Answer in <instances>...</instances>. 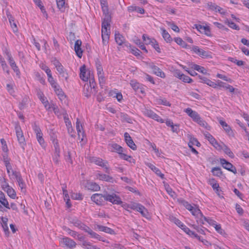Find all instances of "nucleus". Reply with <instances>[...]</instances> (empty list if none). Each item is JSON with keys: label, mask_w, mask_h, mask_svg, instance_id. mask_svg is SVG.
<instances>
[{"label": "nucleus", "mask_w": 249, "mask_h": 249, "mask_svg": "<svg viewBox=\"0 0 249 249\" xmlns=\"http://www.w3.org/2000/svg\"><path fill=\"white\" fill-rule=\"evenodd\" d=\"M124 137L125 142L126 143L127 145L132 150H136L137 146L134 142L130 135L127 132L124 133Z\"/></svg>", "instance_id": "obj_18"}, {"label": "nucleus", "mask_w": 249, "mask_h": 249, "mask_svg": "<svg viewBox=\"0 0 249 249\" xmlns=\"http://www.w3.org/2000/svg\"><path fill=\"white\" fill-rule=\"evenodd\" d=\"M202 220V223H198V224H204L205 222H207L210 225L213 226L214 225H215L216 222L214 221L210 217H206L204 215H203L201 218Z\"/></svg>", "instance_id": "obj_40"}, {"label": "nucleus", "mask_w": 249, "mask_h": 249, "mask_svg": "<svg viewBox=\"0 0 249 249\" xmlns=\"http://www.w3.org/2000/svg\"><path fill=\"white\" fill-rule=\"evenodd\" d=\"M134 202H131L130 203L127 204L126 203H123L122 202V203L120 205H122V207L125 210L128 211V209H131L132 210V208H133Z\"/></svg>", "instance_id": "obj_52"}, {"label": "nucleus", "mask_w": 249, "mask_h": 249, "mask_svg": "<svg viewBox=\"0 0 249 249\" xmlns=\"http://www.w3.org/2000/svg\"><path fill=\"white\" fill-rule=\"evenodd\" d=\"M142 39L143 41L145 42V43L146 44H152L153 42L152 40H155V39L152 38H149L148 36H147L145 35H143L142 36Z\"/></svg>", "instance_id": "obj_60"}, {"label": "nucleus", "mask_w": 249, "mask_h": 249, "mask_svg": "<svg viewBox=\"0 0 249 249\" xmlns=\"http://www.w3.org/2000/svg\"><path fill=\"white\" fill-rule=\"evenodd\" d=\"M35 75L36 79L40 82L43 85L45 84V79L42 77L40 73L38 72H35Z\"/></svg>", "instance_id": "obj_54"}, {"label": "nucleus", "mask_w": 249, "mask_h": 249, "mask_svg": "<svg viewBox=\"0 0 249 249\" xmlns=\"http://www.w3.org/2000/svg\"><path fill=\"white\" fill-rule=\"evenodd\" d=\"M119 157H120V158H121L124 160H125L129 161L130 162H131V161L130 160V159H132L131 156H128V155L125 154L124 153V152H121V154H120L119 155Z\"/></svg>", "instance_id": "obj_53"}, {"label": "nucleus", "mask_w": 249, "mask_h": 249, "mask_svg": "<svg viewBox=\"0 0 249 249\" xmlns=\"http://www.w3.org/2000/svg\"><path fill=\"white\" fill-rule=\"evenodd\" d=\"M149 68L152 69L153 73L157 76L162 78H164L166 76L165 73L158 66L155 65L153 63L149 65Z\"/></svg>", "instance_id": "obj_15"}, {"label": "nucleus", "mask_w": 249, "mask_h": 249, "mask_svg": "<svg viewBox=\"0 0 249 249\" xmlns=\"http://www.w3.org/2000/svg\"><path fill=\"white\" fill-rule=\"evenodd\" d=\"M40 68L42 70L44 71L46 73L47 76H49L50 74H52V72L51 70L47 67L46 65L42 64L40 65Z\"/></svg>", "instance_id": "obj_63"}, {"label": "nucleus", "mask_w": 249, "mask_h": 249, "mask_svg": "<svg viewBox=\"0 0 249 249\" xmlns=\"http://www.w3.org/2000/svg\"><path fill=\"white\" fill-rule=\"evenodd\" d=\"M192 68L194 70L197 71L198 72H201L203 74H206L207 72V71L204 67L200 66L197 64H193L192 66Z\"/></svg>", "instance_id": "obj_39"}, {"label": "nucleus", "mask_w": 249, "mask_h": 249, "mask_svg": "<svg viewBox=\"0 0 249 249\" xmlns=\"http://www.w3.org/2000/svg\"><path fill=\"white\" fill-rule=\"evenodd\" d=\"M7 55L8 57V60L9 61V63L10 65L11 66V68H12L13 71L15 72H16L17 75L18 74L20 73L19 70L18 66H17L15 61L14 60L13 57H12L11 55L9 53H7Z\"/></svg>", "instance_id": "obj_21"}, {"label": "nucleus", "mask_w": 249, "mask_h": 249, "mask_svg": "<svg viewBox=\"0 0 249 249\" xmlns=\"http://www.w3.org/2000/svg\"><path fill=\"white\" fill-rule=\"evenodd\" d=\"M175 41L178 45L181 46L183 47H185L186 46V44L181 38L176 37L174 39Z\"/></svg>", "instance_id": "obj_62"}, {"label": "nucleus", "mask_w": 249, "mask_h": 249, "mask_svg": "<svg viewBox=\"0 0 249 249\" xmlns=\"http://www.w3.org/2000/svg\"><path fill=\"white\" fill-rule=\"evenodd\" d=\"M82 45V41L81 40H77L74 44V50L77 55L81 58L83 54V51L81 49V46Z\"/></svg>", "instance_id": "obj_22"}, {"label": "nucleus", "mask_w": 249, "mask_h": 249, "mask_svg": "<svg viewBox=\"0 0 249 249\" xmlns=\"http://www.w3.org/2000/svg\"><path fill=\"white\" fill-rule=\"evenodd\" d=\"M63 230L65 231L68 234L73 238H76V235H78V232L71 230L70 228L65 227L63 228Z\"/></svg>", "instance_id": "obj_48"}, {"label": "nucleus", "mask_w": 249, "mask_h": 249, "mask_svg": "<svg viewBox=\"0 0 249 249\" xmlns=\"http://www.w3.org/2000/svg\"><path fill=\"white\" fill-rule=\"evenodd\" d=\"M146 165L151 170H152L155 173V174L158 175V176H159L162 179H163L164 178V175L161 173V171H160V170L157 167H156L155 165H154L153 164H152V163H147L146 164Z\"/></svg>", "instance_id": "obj_26"}, {"label": "nucleus", "mask_w": 249, "mask_h": 249, "mask_svg": "<svg viewBox=\"0 0 249 249\" xmlns=\"http://www.w3.org/2000/svg\"><path fill=\"white\" fill-rule=\"evenodd\" d=\"M9 197L12 199H15L16 197V193L15 191L11 187L8 188L5 191Z\"/></svg>", "instance_id": "obj_45"}, {"label": "nucleus", "mask_w": 249, "mask_h": 249, "mask_svg": "<svg viewBox=\"0 0 249 249\" xmlns=\"http://www.w3.org/2000/svg\"><path fill=\"white\" fill-rule=\"evenodd\" d=\"M15 128L18 143L22 149L24 150L26 142L21 128L19 125H16Z\"/></svg>", "instance_id": "obj_6"}, {"label": "nucleus", "mask_w": 249, "mask_h": 249, "mask_svg": "<svg viewBox=\"0 0 249 249\" xmlns=\"http://www.w3.org/2000/svg\"><path fill=\"white\" fill-rule=\"evenodd\" d=\"M82 183L88 190L92 191H98L100 190V186L95 182L89 180H84Z\"/></svg>", "instance_id": "obj_11"}, {"label": "nucleus", "mask_w": 249, "mask_h": 249, "mask_svg": "<svg viewBox=\"0 0 249 249\" xmlns=\"http://www.w3.org/2000/svg\"><path fill=\"white\" fill-rule=\"evenodd\" d=\"M181 80L185 83H190L193 81V80L188 76L182 74V77L181 78Z\"/></svg>", "instance_id": "obj_64"}, {"label": "nucleus", "mask_w": 249, "mask_h": 249, "mask_svg": "<svg viewBox=\"0 0 249 249\" xmlns=\"http://www.w3.org/2000/svg\"><path fill=\"white\" fill-rule=\"evenodd\" d=\"M33 129L36 135L42 133L39 126L37 125L36 123L33 124Z\"/></svg>", "instance_id": "obj_57"}, {"label": "nucleus", "mask_w": 249, "mask_h": 249, "mask_svg": "<svg viewBox=\"0 0 249 249\" xmlns=\"http://www.w3.org/2000/svg\"><path fill=\"white\" fill-rule=\"evenodd\" d=\"M60 243L62 246L68 249H72L76 247V243L72 239L68 237H63L60 238Z\"/></svg>", "instance_id": "obj_7"}, {"label": "nucleus", "mask_w": 249, "mask_h": 249, "mask_svg": "<svg viewBox=\"0 0 249 249\" xmlns=\"http://www.w3.org/2000/svg\"><path fill=\"white\" fill-rule=\"evenodd\" d=\"M91 199L98 205H103L105 204L106 201H108L113 204L117 205L122 203L120 197L114 193L111 195L94 194L91 196Z\"/></svg>", "instance_id": "obj_1"}, {"label": "nucleus", "mask_w": 249, "mask_h": 249, "mask_svg": "<svg viewBox=\"0 0 249 249\" xmlns=\"http://www.w3.org/2000/svg\"><path fill=\"white\" fill-rule=\"evenodd\" d=\"M142 111L145 116L151 118L158 122L160 123H164V120L150 108L144 107L143 108H142Z\"/></svg>", "instance_id": "obj_5"}, {"label": "nucleus", "mask_w": 249, "mask_h": 249, "mask_svg": "<svg viewBox=\"0 0 249 249\" xmlns=\"http://www.w3.org/2000/svg\"><path fill=\"white\" fill-rule=\"evenodd\" d=\"M92 162L100 166L104 169V171L107 174H110L111 169L108 166V162L107 160H104L103 159L98 157H92L90 159Z\"/></svg>", "instance_id": "obj_4"}, {"label": "nucleus", "mask_w": 249, "mask_h": 249, "mask_svg": "<svg viewBox=\"0 0 249 249\" xmlns=\"http://www.w3.org/2000/svg\"><path fill=\"white\" fill-rule=\"evenodd\" d=\"M160 30H161V34L163 38L167 42H171L172 41V38L171 37L170 34L166 31V30L163 28H161Z\"/></svg>", "instance_id": "obj_33"}, {"label": "nucleus", "mask_w": 249, "mask_h": 249, "mask_svg": "<svg viewBox=\"0 0 249 249\" xmlns=\"http://www.w3.org/2000/svg\"><path fill=\"white\" fill-rule=\"evenodd\" d=\"M170 219L172 222H174L176 225H177L180 228H182V226H183L184 225L177 218L175 217L172 216L170 218Z\"/></svg>", "instance_id": "obj_51"}, {"label": "nucleus", "mask_w": 249, "mask_h": 249, "mask_svg": "<svg viewBox=\"0 0 249 249\" xmlns=\"http://www.w3.org/2000/svg\"><path fill=\"white\" fill-rule=\"evenodd\" d=\"M80 77L84 81H88V72L87 73L86 67L85 65L82 66L80 68Z\"/></svg>", "instance_id": "obj_25"}, {"label": "nucleus", "mask_w": 249, "mask_h": 249, "mask_svg": "<svg viewBox=\"0 0 249 249\" xmlns=\"http://www.w3.org/2000/svg\"><path fill=\"white\" fill-rule=\"evenodd\" d=\"M85 232L88 233L91 236V237L96 239L99 241L105 242V240L103 239L100 235L93 231L89 227L86 226L84 230Z\"/></svg>", "instance_id": "obj_20"}, {"label": "nucleus", "mask_w": 249, "mask_h": 249, "mask_svg": "<svg viewBox=\"0 0 249 249\" xmlns=\"http://www.w3.org/2000/svg\"><path fill=\"white\" fill-rule=\"evenodd\" d=\"M110 18L106 15L102 23V38L104 46L108 44L110 34Z\"/></svg>", "instance_id": "obj_2"}, {"label": "nucleus", "mask_w": 249, "mask_h": 249, "mask_svg": "<svg viewBox=\"0 0 249 249\" xmlns=\"http://www.w3.org/2000/svg\"><path fill=\"white\" fill-rule=\"evenodd\" d=\"M107 149L111 152H116L119 154H121V152L125 151L124 149L120 145L116 143H109L107 145Z\"/></svg>", "instance_id": "obj_12"}, {"label": "nucleus", "mask_w": 249, "mask_h": 249, "mask_svg": "<svg viewBox=\"0 0 249 249\" xmlns=\"http://www.w3.org/2000/svg\"><path fill=\"white\" fill-rule=\"evenodd\" d=\"M115 39L116 42L119 45H122L124 43V36L119 33H115Z\"/></svg>", "instance_id": "obj_37"}, {"label": "nucleus", "mask_w": 249, "mask_h": 249, "mask_svg": "<svg viewBox=\"0 0 249 249\" xmlns=\"http://www.w3.org/2000/svg\"><path fill=\"white\" fill-rule=\"evenodd\" d=\"M184 111L191 117L195 122L200 117L199 114L196 111L192 110L191 108H187L184 110Z\"/></svg>", "instance_id": "obj_16"}, {"label": "nucleus", "mask_w": 249, "mask_h": 249, "mask_svg": "<svg viewBox=\"0 0 249 249\" xmlns=\"http://www.w3.org/2000/svg\"><path fill=\"white\" fill-rule=\"evenodd\" d=\"M53 142L54 148V151L53 155V160L56 164H57L59 163L60 153L59 145L58 140L56 139H53Z\"/></svg>", "instance_id": "obj_9"}, {"label": "nucleus", "mask_w": 249, "mask_h": 249, "mask_svg": "<svg viewBox=\"0 0 249 249\" xmlns=\"http://www.w3.org/2000/svg\"><path fill=\"white\" fill-rule=\"evenodd\" d=\"M55 65L57 71L59 73L61 74L64 72L63 67L59 62H56L55 63Z\"/></svg>", "instance_id": "obj_61"}, {"label": "nucleus", "mask_w": 249, "mask_h": 249, "mask_svg": "<svg viewBox=\"0 0 249 249\" xmlns=\"http://www.w3.org/2000/svg\"><path fill=\"white\" fill-rule=\"evenodd\" d=\"M225 23L227 24L230 28L235 29L239 30V27L233 21L231 20L227 19L225 20Z\"/></svg>", "instance_id": "obj_50"}, {"label": "nucleus", "mask_w": 249, "mask_h": 249, "mask_svg": "<svg viewBox=\"0 0 249 249\" xmlns=\"http://www.w3.org/2000/svg\"><path fill=\"white\" fill-rule=\"evenodd\" d=\"M213 174L217 177H220L222 175V172L220 167H215L212 168L211 170Z\"/></svg>", "instance_id": "obj_46"}, {"label": "nucleus", "mask_w": 249, "mask_h": 249, "mask_svg": "<svg viewBox=\"0 0 249 249\" xmlns=\"http://www.w3.org/2000/svg\"><path fill=\"white\" fill-rule=\"evenodd\" d=\"M120 117L123 122H126L129 124L133 123V119L126 113H121Z\"/></svg>", "instance_id": "obj_36"}, {"label": "nucleus", "mask_w": 249, "mask_h": 249, "mask_svg": "<svg viewBox=\"0 0 249 249\" xmlns=\"http://www.w3.org/2000/svg\"><path fill=\"white\" fill-rule=\"evenodd\" d=\"M81 246L82 248L86 249H100L95 245H93L90 242L87 241L84 243H81Z\"/></svg>", "instance_id": "obj_34"}, {"label": "nucleus", "mask_w": 249, "mask_h": 249, "mask_svg": "<svg viewBox=\"0 0 249 249\" xmlns=\"http://www.w3.org/2000/svg\"><path fill=\"white\" fill-rule=\"evenodd\" d=\"M71 222L74 226L83 231L84 230V229H85V227L87 226V225L76 218L72 219Z\"/></svg>", "instance_id": "obj_30"}, {"label": "nucleus", "mask_w": 249, "mask_h": 249, "mask_svg": "<svg viewBox=\"0 0 249 249\" xmlns=\"http://www.w3.org/2000/svg\"><path fill=\"white\" fill-rule=\"evenodd\" d=\"M132 210L140 213L142 215L148 218L149 214L147 209L140 203L134 202Z\"/></svg>", "instance_id": "obj_8"}, {"label": "nucleus", "mask_w": 249, "mask_h": 249, "mask_svg": "<svg viewBox=\"0 0 249 249\" xmlns=\"http://www.w3.org/2000/svg\"><path fill=\"white\" fill-rule=\"evenodd\" d=\"M219 124L223 127L225 132L230 136L232 134V131L231 127L224 121L220 120L219 121Z\"/></svg>", "instance_id": "obj_28"}, {"label": "nucleus", "mask_w": 249, "mask_h": 249, "mask_svg": "<svg viewBox=\"0 0 249 249\" xmlns=\"http://www.w3.org/2000/svg\"><path fill=\"white\" fill-rule=\"evenodd\" d=\"M88 75H89V76H88V80H89V81L90 87L91 88L92 87L94 88V85H95V80H94V78L93 73L92 72H91L90 71H88Z\"/></svg>", "instance_id": "obj_42"}, {"label": "nucleus", "mask_w": 249, "mask_h": 249, "mask_svg": "<svg viewBox=\"0 0 249 249\" xmlns=\"http://www.w3.org/2000/svg\"><path fill=\"white\" fill-rule=\"evenodd\" d=\"M7 17L8 18L9 23L10 24L11 27L13 30V31L15 33L18 31V28L17 25L14 21V18L10 14V13H7L6 14Z\"/></svg>", "instance_id": "obj_27"}, {"label": "nucleus", "mask_w": 249, "mask_h": 249, "mask_svg": "<svg viewBox=\"0 0 249 249\" xmlns=\"http://www.w3.org/2000/svg\"><path fill=\"white\" fill-rule=\"evenodd\" d=\"M207 7L210 10L222 13L223 9L214 3L209 2L207 3Z\"/></svg>", "instance_id": "obj_29"}, {"label": "nucleus", "mask_w": 249, "mask_h": 249, "mask_svg": "<svg viewBox=\"0 0 249 249\" xmlns=\"http://www.w3.org/2000/svg\"><path fill=\"white\" fill-rule=\"evenodd\" d=\"M192 50L202 58L212 57L211 52L205 51L197 46H193L192 48Z\"/></svg>", "instance_id": "obj_10"}, {"label": "nucleus", "mask_w": 249, "mask_h": 249, "mask_svg": "<svg viewBox=\"0 0 249 249\" xmlns=\"http://www.w3.org/2000/svg\"><path fill=\"white\" fill-rule=\"evenodd\" d=\"M8 218L6 217H1V224L3 230L5 234L9 232V228L8 226Z\"/></svg>", "instance_id": "obj_35"}, {"label": "nucleus", "mask_w": 249, "mask_h": 249, "mask_svg": "<svg viewBox=\"0 0 249 249\" xmlns=\"http://www.w3.org/2000/svg\"><path fill=\"white\" fill-rule=\"evenodd\" d=\"M195 28H196L198 31L200 32H206L209 31V28L207 27L202 26L201 25H195Z\"/></svg>", "instance_id": "obj_55"}, {"label": "nucleus", "mask_w": 249, "mask_h": 249, "mask_svg": "<svg viewBox=\"0 0 249 249\" xmlns=\"http://www.w3.org/2000/svg\"><path fill=\"white\" fill-rule=\"evenodd\" d=\"M63 195H64V199L66 202V204L68 205V207H70L71 206V204L70 203V198L69 196L68 193V191L67 190L65 189L63 187L62 188Z\"/></svg>", "instance_id": "obj_47"}, {"label": "nucleus", "mask_w": 249, "mask_h": 249, "mask_svg": "<svg viewBox=\"0 0 249 249\" xmlns=\"http://www.w3.org/2000/svg\"><path fill=\"white\" fill-rule=\"evenodd\" d=\"M0 203L7 209H10V205L5 198L4 193L0 191Z\"/></svg>", "instance_id": "obj_31"}, {"label": "nucleus", "mask_w": 249, "mask_h": 249, "mask_svg": "<svg viewBox=\"0 0 249 249\" xmlns=\"http://www.w3.org/2000/svg\"><path fill=\"white\" fill-rule=\"evenodd\" d=\"M184 111L191 117L195 122L200 117L199 114L196 111L192 110L191 108H187L184 110Z\"/></svg>", "instance_id": "obj_17"}, {"label": "nucleus", "mask_w": 249, "mask_h": 249, "mask_svg": "<svg viewBox=\"0 0 249 249\" xmlns=\"http://www.w3.org/2000/svg\"><path fill=\"white\" fill-rule=\"evenodd\" d=\"M182 203L183 206L185 207L186 209L189 210L195 217L197 223H202L201 218L203 216V214L196 205L194 204L192 205L185 200L182 201Z\"/></svg>", "instance_id": "obj_3"}, {"label": "nucleus", "mask_w": 249, "mask_h": 249, "mask_svg": "<svg viewBox=\"0 0 249 249\" xmlns=\"http://www.w3.org/2000/svg\"><path fill=\"white\" fill-rule=\"evenodd\" d=\"M109 174H102L101 173H98L96 175V178L102 181H105L110 183H113L115 181L113 178Z\"/></svg>", "instance_id": "obj_14"}, {"label": "nucleus", "mask_w": 249, "mask_h": 249, "mask_svg": "<svg viewBox=\"0 0 249 249\" xmlns=\"http://www.w3.org/2000/svg\"><path fill=\"white\" fill-rule=\"evenodd\" d=\"M95 229H98L100 231H103L110 234H115V232L113 230L106 226L97 225L95 227Z\"/></svg>", "instance_id": "obj_24"}, {"label": "nucleus", "mask_w": 249, "mask_h": 249, "mask_svg": "<svg viewBox=\"0 0 249 249\" xmlns=\"http://www.w3.org/2000/svg\"><path fill=\"white\" fill-rule=\"evenodd\" d=\"M196 123L198 124L202 127L208 130H210L211 129V126L205 121L202 119L201 117L196 122Z\"/></svg>", "instance_id": "obj_32"}, {"label": "nucleus", "mask_w": 249, "mask_h": 249, "mask_svg": "<svg viewBox=\"0 0 249 249\" xmlns=\"http://www.w3.org/2000/svg\"><path fill=\"white\" fill-rule=\"evenodd\" d=\"M96 67L98 76H101V75H104L103 68L100 61H97L96 62Z\"/></svg>", "instance_id": "obj_44"}, {"label": "nucleus", "mask_w": 249, "mask_h": 249, "mask_svg": "<svg viewBox=\"0 0 249 249\" xmlns=\"http://www.w3.org/2000/svg\"><path fill=\"white\" fill-rule=\"evenodd\" d=\"M16 179L18 182V185L19 187H20L21 191L25 192L26 185H25L22 177H18V178H17Z\"/></svg>", "instance_id": "obj_43"}, {"label": "nucleus", "mask_w": 249, "mask_h": 249, "mask_svg": "<svg viewBox=\"0 0 249 249\" xmlns=\"http://www.w3.org/2000/svg\"><path fill=\"white\" fill-rule=\"evenodd\" d=\"M185 233L188 234L189 236L191 237H193L195 234L196 233L194 231H192L190 230L189 228H188L186 225H184L182 226V228H181Z\"/></svg>", "instance_id": "obj_49"}, {"label": "nucleus", "mask_w": 249, "mask_h": 249, "mask_svg": "<svg viewBox=\"0 0 249 249\" xmlns=\"http://www.w3.org/2000/svg\"><path fill=\"white\" fill-rule=\"evenodd\" d=\"M130 84L135 91L138 90L140 88V84L135 80H131Z\"/></svg>", "instance_id": "obj_56"}, {"label": "nucleus", "mask_w": 249, "mask_h": 249, "mask_svg": "<svg viewBox=\"0 0 249 249\" xmlns=\"http://www.w3.org/2000/svg\"><path fill=\"white\" fill-rule=\"evenodd\" d=\"M223 142L221 144L219 143L217 141L215 140L213 143L211 144L214 147L215 149H216L218 151L222 150V146H223Z\"/></svg>", "instance_id": "obj_58"}, {"label": "nucleus", "mask_w": 249, "mask_h": 249, "mask_svg": "<svg viewBox=\"0 0 249 249\" xmlns=\"http://www.w3.org/2000/svg\"><path fill=\"white\" fill-rule=\"evenodd\" d=\"M220 161L224 168L232 172L234 174L237 173L236 168L231 163L228 162L224 159H220Z\"/></svg>", "instance_id": "obj_13"}, {"label": "nucleus", "mask_w": 249, "mask_h": 249, "mask_svg": "<svg viewBox=\"0 0 249 249\" xmlns=\"http://www.w3.org/2000/svg\"><path fill=\"white\" fill-rule=\"evenodd\" d=\"M224 153L229 156L230 158H233L234 157L233 153L231 150V149L224 143H223L222 149Z\"/></svg>", "instance_id": "obj_38"}, {"label": "nucleus", "mask_w": 249, "mask_h": 249, "mask_svg": "<svg viewBox=\"0 0 249 249\" xmlns=\"http://www.w3.org/2000/svg\"><path fill=\"white\" fill-rule=\"evenodd\" d=\"M76 128L77 131V135L79 139H80L81 141H83L84 140V131L83 130V126L82 124H80V122L78 119H77L76 120Z\"/></svg>", "instance_id": "obj_19"}, {"label": "nucleus", "mask_w": 249, "mask_h": 249, "mask_svg": "<svg viewBox=\"0 0 249 249\" xmlns=\"http://www.w3.org/2000/svg\"><path fill=\"white\" fill-rule=\"evenodd\" d=\"M198 77L199 79L201 80L200 82L205 83L208 86L213 88H217V84L216 83L213 82V81H211V80L208 79L207 78L205 77H203L202 76H201L199 75L198 76Z\"/></svg>", "instance_id": "obj_23"}, {"label": "nucleus", "mask_w": 249, "mask_h": 249, "mask_svg": "<svg viewBox=\"0 0 249 249\" xmlns=\"http://www.w3.org/2000/svg\"><path fill=\"white\" fill-rule=\"evenodd\" d=\"M204 134L205 138L211 143H213L215 140V139L209 132H206Z\"/></svg>", "instance_id": "obj_59"}, {"label": "nucleus", "mask_w": 249, "mask_h": 249, "mask_svg": "<svg viewBox=\"0 0 249 249\" xmlns=\"http://www.w3.org/2000/svg\"><path fill=\"white\" fill-rule=\"evenodd\" d=\"M0 63L1 64V66L2 67V70L6 72L8 74L9 73V71L8 69V67L6 64L4 59L0 55Z\"/></svg>", "instance_id": "obj_41"}]
</instances>
